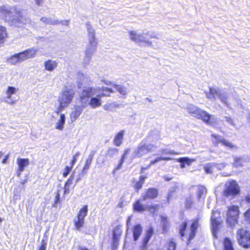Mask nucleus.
Masks as SVG:
<instances>
[{
    "instance_id": "f257e3e1",
    "label": "nucleus",
    "mask_w": 250,
    "mask_h": 250,
    "mask_svg": "<svg viewBox=\"0 0 250 250\" xmlns=\"http://www.w3.org/2000/svg\"><path fill=\"white\" fill-rule=\"evenodd\" d=\"M0 18L11 25L19 27L25 24L23 21L24 19L22 11L17 6L10 9L6 8L4 5L0 6Z\"/></svg>"
},
{
    "instance_id": "f03ea898",
    "label": "nucleus",
    "mask_w": 250,
    "mask_h": 250,
    "mask_svg": "<svg viewBox=\"0 0 250 250\" xmlns=\"http://www.w3.org/2000/svg\"><path fill=\"white\" fill-rule=\"evenodd\" d=\"M240 215L239 208L237 205H231L228 207L226 211V222L228 226L233 228L238 223Z\"/></svg>"
},
{
    "instance_id": "7ed1b4c3",
    "label": "nucleus",
    "mask_w": 250,
    "mask_h": 250,
    "mask_svg": "<svg viewBox=\"0 0 250 250\" xmlns=\"http://www.w3.org/2000/svg\"><path fill=\"white\" fill-rule=\"evenodd\" d=\"M237 240L242 248L250 249V231L243 228H239L236 231Z\"/></svg>"
},
{
    "instance_id": "20e7f679",
    "label": "nucleus",
    "mask_w": 250,
    "mask_h": 250,
    "mask_svg": "<svg viewBox=\"0 0 250 250\" xmlns=\"http://www.w3.org/2000/svg\"><path fill=\"white\" fill-rule=\"evenodd\" d=\"M240 193V188L237 183L235 180H231L226 184L222 191V195L225 197H234Z\"/></svg>"
},
{
    "instance_id": "39448f33",
    "label": "nucleus",
    "mask_w": 250,
    "mask_h": 250,
    "mask_svg": "<svg viewBox=\"0 0 250 250\" xmlns=\"http://www.w3.org/2000/svg\"><path fill=\"white\" fill-rule=\"evenodd\" d=\"M101 92L96 97H92L89 102V104L92 108H95L101 105V98L104 97L109 96L113 92L112 89L107 87H102L100 89Z\"/></svg>"
},
{
    "instance_id": "423d86ee",
    "label": "nucleus",
    "mask_w": 250,
    "mask_h": 250,
    "mask_svg": "<svg viewBox=\"0 0 250 250\" xmlns=\"http://www.w3.org/2000/svg\"><path fill=\"white\" fill-rule=\"evenodd\" d=\"M88 212V207L87 205H84L79 210L76 218L74 220V224L75 229H80L84 225V218L86 216Z\"/></svg>"
},
{
    "instance_id": "0eeeda50",
    "label": "nucleus",
    "mask_w": 250,
    "mask_h": 250,
    "mask_svg": "<svg viewBox=\"0 0 250 250\" xmlns=\"http://www.w3.org/2000/svg\"><path fill=\"white\" fill-rule=\"evenodd\" d=\"M123 230L121 225H117L113 229L112 231V241L111 243L112 250H117L120 243V239Z\"/></svg>"
},
{
    "instance_id": "6e6552de",
    "label": "nucleus",
    "mask_w": 250,
    "mask_h": 250,
    "mask_svg": "<svg viewBox=\"0 0 250 250\" xmlns=\"http://www.w3.org/2000/svg\"><path fill=\"white\" fill-rule=\"evenodd\" d=\"M155 146L152 144L144 143L138 146L134 152V157L139 158L143 155L152 152Z\"/></svg>"
},
{
    "instance_id": "1a4fd4ad",
    "label": "nucleus",
    "mask_w": 250,
    "mask_h": 250,
    "mask_svg": "<svg viewBox=\"0 0 250 250\" xmlns=\"http://www.w3.org/2000/svg\"><path fill=\"white\" fill-rule=\"evenodd\" d=\"M190 113L193 114L196 118L202 120L207 125L210 124V120L211 118V115L206 111L197 108Z\"/></svg>"
},
{
    "instance_id": "9d476101",
    "label": "nucleus",
    "mask_w": 250,
    "mask_h": 250,
    "mask_svg": "<svg viewBox=\"0 0 250 250\" xmlns=\"http://www.w3.org/2000/svg\"><path fill=\"white\" fill-rule=\"evenodd\" d=\"M159 191L155 188H148L142 195V200H154L158 197Z\"/></svg>"
},
{
    "instance_id": "9b49d317",
    "label": "nucleus",
    "mask_w": 250,
    "mask_h": 250,
    "mask_svg": "<svg viewBox=\"0 0 250 250\" xmlns=\"http://www.w3.org/2000/svg\"><path fill=\"white\" fill-rule=\"evenodd\" d=\"M200 226L199 218H196L193 219L189 226V231L188 233V241L190 242L196 236L198 228Z\"/></svg>"
},
{
    "instance_id": "f8f14e48",
    "label": "nucleus",
    "mask_w": 250,
    "mask_h": 250,
    "mask_svg": "<svg viewBox=\"0 0 250 250\" xmlns=\"http://www.w3.org/2000/svg\"><path fill=\"white\" fill-rule=\"evenodd\" d=\"M211 230L213 236L217 238V233L219 229L221 227L223 222L220 217H211Z\"/></svg>"
},
{
    "instance_id": "ddd939ff",
    "label": "nucleus",
    "mask_w": 250,
    "mask_h": 250,
    "mask_svg": "<svg viewBox=\"0 0 250 250\" xmlns=\"http://www.w3.org/2000/svg\"><path fill=\"white\" fill-rule=\"evenodd\" d=\"M94 89L91 87H87L83 89L82 91L81 96H80V102L85 103L88 100V99L94 94Z\"/></svg>"
},
{
    "instance_id": "4468645a",
    "label": "nucleus",
    "mask_w": 250,
    "mask_h": 250,
    "mask_svg": "<svg viewBox=\"0 0 250 250\" xmlns=\"http://www.w3.org/2000/svg\"><path fill=\"white\" fill-rule=\"evenodd\" d=\"M154 229L152 227H149L147 229L146 232V235L142 240V244L141 247V250H145L148 245V243L153 235Z\"/></svg>"
},
{
    "instance_id": "2eb2a0df",
    "label": "nucleus",
    "mask_w": 250,
    "mask_h": 250,
    "mask_svg": "<svg viewBox=\"0 0 250 250\" xmlns=\"http://www.w3.org/2000/svg\"><path fill=\"white\" fill-rule=\"evenodd\" d=\"M17 163L18 166L17 175L18 177H20L24 168L29 165V160L28 158H18Z\"/></svg>"
},
{
    "instance_id": "dca6fc26",
    "label": "nucleus",
    "mask_w": 250,
    "mask_h": 250,
    "mask_svg": "<svg viewBox=\"0 0 250 250\" xmlns=\"http://www.w3.org/2000/svg\"><path fill=\"white\" fill-rule=\"evenodd\" d=\"M74 95V93L72 90H65L62 92V97L60 101L68 105L72 102Z\"/></svg>"
},
{
    "instance_id": "f3484780",
    "label": "nucleus",
    "mask_w": 250,
    "mask_h": 250,
    "mask_svg": "<svg viewBox=\"0 0 250 250\" xmlns=\"http://www.w3.org/2000/svg\"><path fill=\"white\" fill-rule=\"evenodd\" d=\"M161 222V230L163 234H166L168 232L170 227V222L168 217L166 216H160Z\"/></svg>"
},
{
    "instance_id": "a211bd4d",
    "label": "nucleus",
    "mask_w": 250,
    "mask_h": 250,
    "mask_svg": "<svg viewBox=\"0 0 250 250\" xmlns=\"http://www.w3.org/2000/svg\"><path fill=\"white\" fill-rule=\"evenodd\" d=\"M132 208L136 212H142L146 210V206L141 202V199L136 200L133 204Z\"/></svg>"
},
{
    "instance_id": "6ab92c4d",
    "label": "nucleus",
    "mask_w": 250,
    "mask_h": 250,
    "mask_svg": "<svg viewBox=\"0 0 250 250\" xmlns=\"http://www.w3.org/2000/svg\"><path fill=\"white\" fill-rule=\"evenodd\" d=\"M129 34L130 35V39L136 42H145L148 45H151V42L148 41H145L143 40H141L142 36L140 34H137L136 32L133 31H129Z\"/></svg>"
},
{
    "instance_id": "aec40b11",
    "label": "nucleus",
    "mask_w": 250,
    "mask_h": 250,
    "mask_svg": "<svg viewBox=\"0 0 250 250\" xmlns=\"http://www.w3.org/2000/svg\"><path fill=\"white\" fill-rule=\"evenodd\" d=\"M10 59L12 61V63H17L28 59L26 58L24 52L23 51L13 55L11 57Z\"/></svg>"
},
{
    "instance_id": "412c9836",
    "label": "nucleus",
    "mask_w": 250,
    "mask_h": 250,
    "mask_svg": "<svg viewBox=\"0 0 250 250\" xmlns=\"http://www.w3.org/2000/svg\"><path fill=\"white\" fill-rule=\"evenodd\" d=\"M142 227L140 224L135 225L132 228V235L133 240L137 241L139 239L142 233Z\"/></svg>"
},
{
    "instance_id": "4be33fe9",
    "label": "nucleus",
    "mask_w": 250,
    "mask_h": 250,
    "mask_svg": "<svg viewBox=\"0 0 250 250\" xmlns=\"http://www.w3.org/2000/svg\"><path fill=\"white\" fill-rule=\"evenodd\" d=\"M125 131L123 130L119 131L113 139V144L117 146H120L123 142Z\"/></svg>"
},
{
    "instance_id": "5701e85b",
    "label": "nucleus",
    "mask_w": 250,
    "mask_h": 250,
    "mask_svg": "<svg viewBox=\"0 0 250 250\" xmlns=\"http://www.w3.org/2000/svg\"><path fill=\"white\" fill-rule=\"evenodd\" d=\"M207 98L209 99H214L216 96H218L221 100H223L221 97V93L220 91L213 87H210L209 91L207 93Z\"/></svg>"
},
{
    "instance_id": "b1692460",
    "label": "nucleus",
    "mask_w": 250,
    "mask_h": 250,
    "mask_svg": "<svg viewBox=\"0 0 250 250\" xmlns=\"http://www.w3.org/2000/svg\"><path fill=\"white\" fill-rule=\"evenodd\" d=\"M146 179V176H141L139 177V180L134 183L133 188L136 192H138L142 188Z\"/></svg>"
},
{
    "instance_id": "393cba45",
    "label": "nucleus",
    "mask_w": 250,
    "mask_h": 250,
    "mask_svg": "<svg viewBox=\"0 0 250 250\" xmlns=\"http://www.w3.org/2000/svg\"><path fill=\"white\" fill-rule=\"evenodd\" d=\"M74 179V175H71L65 181L63 187V194H67L70 192V187L73 184Z\"/></svg>"
},
{
    "instance_id": "a878e982",
    "label": "nucleus",
    "mask_w": 250,
    "mask_h": 250,
    "mask_svg": "<svg viewBox=\"0 0 250 250\" xmlns=\"http://www.w3.org/2000/svg\"><path fill=\"white\" fill-rule=\"evenodd\" d=\"M44 65L45 67V70L52 71L55 68L57 67L58 65V63L55 61H52L51 60H48L44 62Z\"/></svg>"
},
{
    "instance_id": "bb28decb",
    "label": "nucleus",
    "mask_w": 250,
    "mask_h": 250,
    "mask_svg": "<svg viewBox=\"0 0 250 250\" xmlns=\"http://www.w3.org/2000/svg\"><path fill=\"white\" fill-rule=\"evenodd\" d=\"M177 161L181 163L180 167L184 168L186 165L190 166L194 161V160L188 157H182L178 159Z\"/></svg>"
},
{
    "instance_id": "cd10ccee",
    "label": "nucleus",
    "mask_w": 250,
    "mask_h": 250,
    "mask_svg": "<svg viewBox=\"0 0 250 250\" xmlns=\"http://www.w3.org/2000/svg\"><path fill=\"white\" fill-rule=\"evenodd\" d=\"M93 158V155L90 154L85 162V164L82 168V172L85 174L89 168Z\"/></svg>"
},
{
    "instance_id": "c85d7f7f",
    "label": "nucleus",
    "mask_w": 250,
    "mask_h": 250,
    "mask_svg": "<svg viewBox=\"0 0 250 250\" xmlns=\"http://www.w3.org/2000/svg\"><path fill=\"white\" fill-rule=\"evenodd\" d=\"M224 250H234L232 242L229 237H225L223 240Z\"/></svg>"
},
{
    "instance_id": "c756f323",
    "label": "nucleus",
    "mask_w": 250,
    "mask_h": 250,
    "mask_svg": "<svg viewBox=\"0 0 250 250\" xmlns=\"http://www.w3.org/2000/svg\"><path fill=\"white\" fill-rule=\"evenodd\" d=\"M82 110L80 107H76L70 114V119L72 121H75L82 113Z\"/></svg>"
},
{
    "instance_id": "7c9ffc66",
    "label": "nucleus",
    "mask_w": 250,
    "mask_h": 250,
    "mask_svg": "<svg viewBox=\"0 0 250 250\" xmlns=\"http://www.w3.org/2000/svg\"><path fill=\"white\" fill-rule=\"evenodd\" d=\"M61 204V200L60 198V190H57L55 192V197L54 202L52 205L53 208H57Z\"/></svg>"
},
{
    "instance_id": "2f4dec72",
    "label": "nucleus",
    "mask_w": 250,
    "mask_h": 250,
    "mask_svg": "<svg viewBox=\"0 0 250 250\" xmlns=\"http://www.w3.org/2000/svg\"><path fill=\"white\" fill-rule=\"evenodd\" d=\"M161 206L160 204H152L146 206V210L151 214H156L159 211Z\"/></svg>"
},
{
    "instance_id": "473e14b6",
    "label": "nucleus",
    "mask_w": 250,
    "mask_h": 250,
    "mask_svg": "<svg viewBox=\"0 0 250 250\" xmlns=\"http://www.w3.org/2000/svg\"><path fill=\"white\" fill-rule=\"evenodd\" d=\"M65 117L64 114L60 115V118L57 123L55 128L57 129L62 130L63 129V125L65 124Z\"/></svg>"
},
{
    "instance_id": "72a5a7b5",
    "label": "nucleus",
    "mask_w": 250,
    "mask_h": 250,
    "mask_svg": "<svg viewBox=\"0 0 250 250\" xmlns=\"http://www.w3.org/2000/svg\"><path fill=\"white\" fill-rule=\"evenodd\" d=\"M188 226V222L185 221L179 226V233L181 237H184L186 234V229Z\"/></svg>"
},
{
    "instance_id": "f704fd0d",
    "label": "nucleus",
    "mask_w": 250,
    "mask_h": 250,
    "mask_svg": "<svg viewBox=\"0 0 250 250\" xmlns=\"http://www.w3.org/2000/svg\"><path fill=\"white\" fill-rule=\"evenodd\" d=\"M16 88L13 86H8L6 90V94L7 95V98L11 99L12 95L14 94L16 92Z\"/></svg>"
},
{
    "instance_id": "c9c22d12",
    "label": "nucleus",
    "mask_w": 250,
    "mask_h": 250,
    "mask_svg": "<svg viewBox=\"0 0 250 250\" xmlns=\"http://www.w3.org/2000/svg\"><path fill=\"white\" fill-rule=\"evenodd\" d=\"M24 52L27 59L34 57L36 54V51L33 49H28Z\"/></svg>"
},
{
    "instance_id": "e433bc0d",
    "label": "nucleus",
    "mask_w": 250,
    "mask_h": 250,
    "mask_svg": "<svg viewBox=\"0 0 250 250\" xmlns=\"http://www.w3.org/2000/svg\"><path fill=\"white\" fill-rule=\"evenodd\" d=\"M0 37L6 40L8 37V34L5 27L0 25Z\"/></svg>"
},
{
    "instance_id": "4c0bfd02",
    "label": "nucleus",
    "mask_w": 250,
    "mask_h": 250,
    "mask_svg": "<svg viewBox=\"0 0 250 250\" xmlns=\"http://www.w3.org/2000/svg\"><path fill=\"white\" fill-rule=\"evenodd\" d=\"M171 159L170 157H158L156 158L155 159L151 160L149 164L150 165L152 166L160 161H169Z\"/></svg>"
},
{
    "instance_id": "58836bf2",
    "label": "nucleus",
    "mask_w": 250,
    "mask_h": 250,
    "mask_svg": "<svg viewBox=\"0 0 250 250\" xmlns=\"http://www.w3.org/2000/svg\"><path fill=\"white\" fill-rule=\"evenodd\" d=\"M193 204V198L191 196L187 197L185 202V207L188 208H190Z\"/></svg>"
},
{
    "instance_id": "ea45409f",
    "label": "nucleus",
    "mask_w": 250,
    "mask_h": 250,
    "mask_svg": "<svg viewBox=\"0 0 250 250\" xmlns=\"http://www.w3.org/2000/svg\"><path fill=\"white\" fill-rule=\"evenodd\" d=\"M176 250V244L172 240L170 239L167 242V250Z\"/></svg>"
},
{
    "instance_id": "a19ab883",
    "label": "nucleus",
    "mask_w": 250,
    "mask_h": 250,
    "mask_svg": "<svg viewBox=\"0 0 250 250\" xmlns=\"http://www.w3.org/2000/svg\"><path fill=\"white\" fill-rule=\"evenodd\" d=\"M220 142H221V144L222 145L229 148L232 149L235 147V145L224 139H222V140L220 141Z\"/></svg>"
},
{
    "instance_id": "79ce46f5",
    "label": "nucleus",
    "mask_w": 250,
    "mask_h": 250,
    "mask_svg": "<svg viewBox=\"0 0 250 250\" xmlns=\"http://www.w3.org/2000/svg\"><path fill=\"white\" fill-rule=\"evenodd\" d=\"M243 217L244 220L250 225V207L243 213Z\"/></svg>"
},
{
    "instance_id": "37998d69",
    "label": "nucleus",
    "mask_w": 250,
    "mask_h": 250,
    "mask_svg": "<svg viewBox=\"0 0 250 250\" xmlns=\"http://www.w3.org/2000/svg\"><path fill=\"white\" fill-rule=\"evenodd\" d=\"M73 167L72 166H66L65 167L62 173L63 177H66L70 172L72 171Z\"/></svg>"
},
{
    "instance_id": "c03bdc74",
    "label": "nucleus",
    "mask_w": 250,
    "mask_h": 250,
    "mask_svg": "<svg viewBox=\"0 0 250 250\" xmlns=\"http://www.w3.org/2000/svg\"><path fill=\"white\" fill-rule=\"evenodd\" d=\"M213 165L211 164H208L204 167L205 171L207 174H211L212 173Z\"/></svg>"
},
{
    "instance_id": "a18cd8bd",
    "label": "nucleus",
    "mask_w": 250,
    "mask_h": 250,
    "mask_svg": "<svg viewBox=\"0 0 250 250\" xmlns=\"http://www.w3.org/2000/svg\"><path fill=\"white\" fill-rule=\"evenodd\" d=\"M80 153L79 152H77L74 155L72 156V159L71 160L70 163V166H72V167L73 168L74 165L77 161L78 157L80 155Z\"/></svg>"
},
{
    "instance_id": "49530a36",
    "label": "nucleus",
    "mask_w": 250,
    "mask_h": 250,
    "mask_svg": "<svg viewBox=\"0 0 250 250\" xmlns=\"http://www.w3.org/2000/svg\"><path fill=\"white\" fill-rule=\"evenodd\" d=\"M47 247V240L46 239H42L41 244L39 246L37 250H46Z\"/></svg>"
},
{
    "instance_id": "de8ad7c7",
    "label": "nucleus",
    "mask_w": 250,
    "mask_h": 250,
    "mask_svg": "<svg viewBox=\"0 0 250 250\" xmlns=\"http://www.w3.org/2000/svg\"><path fill=\"white\" fill-rule=\"evenodd\" d=\"M114 87L116 88L117 91H118L120 94L124 95L126 94V90L124 87L120 86L119 85H115Z\"/></svg>"
},
{
    "instance_id": "09e8293b",
    "label": "nucleus",
    "mask_w": 250,
    "mask_h": 250,
    "mask_svg": "<svg viewBox=\"0 0 250 250\" xmlns=\"http://www.w3.org/2000/svg\"><path fill=\"white\" fill-rule=\"evenodd\" d=\"M67 105L64 104L63 102H62L61 101H59V106H58V108L57 109V110L56 111V113L57 114H59L63 109L64 107L67 106Z\"/></svg>"
},
{
    "instance_id": "8fccbe9b",
    "label": "nucleus",
    "mask_w": 250,
    "mask_h": 250,
    "mask_svg": "<svg viewBox=\"0 0 250 250\" xmlns=\"http://www.w3.org/2000/svg\"><path fill=\"white\" fill-rule=\"evenodd\" d=\"M211 136L212 138H213L215 141V144L218 145L219 143H221L220 141L222 140V139H221V136L215 134H212Z\"/></svg>"
},
{
    "instance_id": "3c124183",
    "label": "nucleus",
    "mask_w": 250,
    "mask_h": 250,
    "mask_svg": "<svg viewBox=\"0 0 250 250\" xmlns=\"http://www.w3.org/2000/svg\"><path fill=\"white\" fill-rule=\"evenodd\" d=\"M234 165L236 167H238L242 166L241 159L239 157H236L234 158Z\"/></svg>"
},
{
    "instance_id": "603ef678",
    "label": "nucleus",
    "mask_w": 250,
    "mask_h": 250,
    "mask_svg": "<svg viewBox=\"0 0 250 250\" xmlns=\"http://www.w3.org/2000/svg\"><path fill=\"white\" fill-rule=\"evenodd\" d=\"M130 149L129 148H126L124 150V153L121 156V159L125 160L127 155L129 153Z\"/></svg>"
},
{
    "instance_id": "864d4df0",
    "label": "nucleus",
    "mask_w": 250,
    "mask_h": 250,
    "mask_svg": "<svg viewBox=\"0 0 250 250\" xmlns=\"http://www.w3.org/2000/svg\"><path fill=\"white\" fill-rule=\"evenodd\" d=\"M124 161H125L124 160L120 159L118 164L117 165V166H116V167L115 168V170H117L120 169L122 167Z\"/></svg>"
},
{
    "instance_id": "5fc2aeb1",
    "label": "nucleus",
    "mask_w": 250,
    "mask_h": 250,
    "mask_svg": "<svg viewBox=\"0 0 250 250\" xmlns=\"http://www.w3.org/2000/svg\"><path fill=\"white\" fill-rule=\"evenodd\" d=\"M151 166L150 165V164H149V165H148L146 167H141V169H140V173H143L144 172L145 170L148 169Z\"/></svg>"
},
{
    "instance_id": "6e6d98bb",
    "label": "nucleus",
    "mask_w": 250,
    "mask_h": 250,
    "mask_svg": "<svg viewBox=\"0 0 250 250\" xmlns=\"http://www.w3.org/2000/svg\"><path fill=\"white\" fill-rule=\"evenodd\" d=\"M204 189L203 188H201L200 189H199L198 191V197L199 198H200L202 194L204 193Z\"/></svg>"
},
{
    "instance_id": "4d7b16f0",
    "label": "nucleus",
    "mask_w": 250,
    "mask_h": 250,
    "mask_svg": "<svg viewBox=\"0 0 250 250\" xmlns=\"http://www.w3.org/2000/svg\"><path fill=\"white\" fill-rule=\"evenodd\" d=\"M245 201L247 203L250 204V195H247L245 197Z\"/></svg>"
},
{
    "instance_id": "13d9d810",
    "label": "nucleus",
    "mask_w": 250,
    "mask_h": 250,
    "mask_svg": "<svg viewBox=\"0 0 250 250\" xmlns=\"http://www.w3.org/2000/svg\"><path fill=\"white\" fill-rule=\"evenodd\" d=\"M43 0H35L36 4L38 6H41Z\"/></svg>"
},
{
    "instance_id": "bf43d9fd",
    "label": "nucleus",
    "mask_w": 250,
    "mask_h": 250,
    "mask_svg": "<svg viewBox=\"0 0 250 250\" xmlns=\"http://www.w3.org/2000/svg\"><path fill=\"white\" fill-rule=\"evenodd\" d=\"M8 157H9L8 155H7L5 156L4 158H3V159L2 161V163L3 164H5V163H6L7 162V161L8 160Z\"/></svg>"
},
{
    "instance_id": "052dcab7",
    "label": "nucleus",
    "mask_w": 250,
    "mask_h": 250,
    "mask_svg": "<svg viewBox=\"0 0 250 250\" xmlns=\"http://www.w3.org/2000/svg\"><path fill=\"white\" fill-rule=\"evenodd\" d=\"M221 97L223 99V100H221V101H222L224 103H227V97L225 96L222 95L221 94Z\"/></svg>"
},
{
    "instance_id": "680f3d73",
    "label": "nucleus",
    "mask_w": 250,
    "mask_h": 250,
    "mask_svg": "<svg viewBox=\"0 0 250 250\" xmlns=\"http://www.w3.org/2000/svg\"><path fill=\"white\" fill-rule=\"evenodd\" d=\"M5 40L0 37V47L4 43Z\"/></svg>"
},
{
    "instance_id": "e2e57ef3",
    "label": "nucleus",
    "mask_w": 250,
    "mask_h": 250,
    "mask_svg": "<svg viewBox=\"0 0 250 250\" xmlns=\"http://www.w3.org/2000/svg\"><path fill=\"white\" fill-rule=\"evenodd\" d=\"M171 195L170 194H168L167 196V203H169V201H170V199L171 198Z\"/></svg>"
},
{
    "instance_id": "0e129e2a",
    "label": "nucleus",
    "mask_w": 250,
    "mask_h": 250,
    "mask_svg": "<svg viewBox=\"0 0 250 250\" xmlns=\"http://www.w3.org/2000/svg\"><path fill=\"white\" fill-rule=\"evenodd\" d=\"M79 250H89L88 248L85 247H80L79 248Z\"/></svg>"
},
{
    "instance_id": "69168bd1",
    "label": "nucleus",
    "mask_w": 250,
    "mask_h": 250,
    "mask_svg": "<svg viewBox=\"0 0 250 250\" xmlns=\"http://www.w3.org/2000/svg\"><path fill=\"white\" fill-rule=\"evenodd\" d=\"M27 180L26 179H25V180H23V181H22L21 183V185H23L24 184H25L26 182H27Z\"/></svg>"
},
{
    "instance_id": "338daca9",
    "label": "nucleus",
    "mask_w": 250,
    "mask_h": 250,
    "mask_svg": "<svg viewBox=\"0 0 250 250\" xmlns=\"http://www.w3.org/2000/svg\"><path fill=\"white\" fill-rule=\"evenodd\" d=\"M168 153L169 154H171V155H175V154H178V153L174 152H173L172 151L169 152Z\"/></svg>"
},
{
    "instance_id": "774afa93",
    "label": "nucleus",
    "mask_w": 250,
    "mask_h": 250,
    "mask_svg": "<svg viewBox=\"0 0 250 250\" xmlns=\"http://www.w3.org/2000/svg\"><path fill=\"white\" fill-rule=\"evenodd\" d=\"M111 150L114 151L118 152V149L116 148H112Z\"/></svg>"
}]
</instances>
